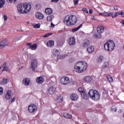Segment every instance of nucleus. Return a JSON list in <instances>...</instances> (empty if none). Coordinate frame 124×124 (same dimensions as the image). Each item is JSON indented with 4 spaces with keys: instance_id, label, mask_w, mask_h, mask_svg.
Returning <instances> with one entry per match:
<instances>
[{
    "instance_id": "f257e3e1",
    "label": "nucleus",
    "mask_w": 124,
    "mask_h": 124,
    "mask_svg": "<svg viewBox=\"0 0 124 124\" xmlns=\"http://www.w3.org/2000/svg\"><path fill=\"white\" fill-rule=\"evenodd\" d=\"M31 9V5L28 3H22L17 6V11L21 14L29 13Z\"/></svg>"
},
{
    "instance_id": "f03ea898",
    "label": "nucleus",
    "mask_w": 124,
    "mask_h": 124,
    "mask_svg": "<svg viewBox=\"0 0 124 124\" xmlns=\"http://www.w3.org/2000/svg\"><path fill=\"white\" fill-rule=\"evenodd\" d=\"M78 18L76 16L70 15L65 17L63 22L67 26H73L77 23Z\"/></svg>"
},
{
    "instance_id": "7ed1b4c3",
    "label": "nucleus",
    "mask_w": 124,
    "mask_h": 124,
    "mask_svg": "<svg viewBox=\"0 0 124 124\" xmlns=\"http://www.w3.org/2000/svg\"><path fill=\"white\" fill-rule=\"evenodd\" d=\"M87 67H88V65L86 62H79L75 65L74 70L78 73H82L87 70Z\"/></svg>"
},
{
    "instance_id": "20e7f679",
    "label": "nucleus",
    "mask_w": 124,
    "mask_h": 124,
    "mask_svg": "<svg viewBox=\"0 0 124 124\" xmlns=\"http://www.w3.org/2000/svg\"><path fill=\"white\" fill-rule=\"evenodd\" d=\"M88 94L92 99L96 101L100 98V94L97 90H91L89 91Z\"/></svg>"
},
{
    "instance_id": "39448f33",
    "label": "nucleus",
    "mask_w": 124,
    "mask_h": 124,
    "mask_svg": "<svg viewBox=\"0 0 124 124\" xmlns=\"http://www.w3.org/2000/svg\"><path fill=\"white\" fill-rule=\"evenodd\" d=\"M104 47L106 51H113V49L115 48V43L112 40L108 41L104 44Z\"/></svg>"
},
{
    "instance_id": "423d86ee",
    "label": "nucleus",
    "mask_w": 124,
    "mask_h": 124,
    "mask_svg": "<svg viewBox=\"0 0 124 124\" xmlns=\"http://www.w3.org/2000/svg\"><path fill=\"white\" fill-rule=\"evenodd\" d=\"M31 68L33 72H35V70L37 68V61L35 60H31Z\"/></svg>"
},
{
    "instance_id": "0eeeda50",
    "label": "nucleus",
    "mask_w": 124,
    "mask_h": 124,
    "mask_svg": "<svg viewBox=\"0 0 124 124\" xmlns=\"http://www.w3.org/2000/svg\"><path fill=\"white\" fill-rule=\"evenodd\" d=\"M78 91L80 93L81 96L86 100L89 99V97L88 96V94H87V92L85 91H82V88H79L78 89Z\"/></svg>"
},
{
    "instance_id": "6e6552de",
    "label": "nucleus",
    "mask_w": 124,
    "mask_h": 124,
    "mask_svg": "<svg viewBox=\"0 0 124 124\" xmlns=\"http://www.w3.org/2000/svg\"><path fill=\"white\" fill-rule=\"evenodd\" d=\"M37 110V106L35 104H31L28 107V111L30 113H34Z\"/></svg>"
},
{
    "instance_id": "1a4fd4ad",
    "label": "nucleus",
    "mask_w": 124,
    "mask_h": 124,
    "mask_svg": "<svg viewBox=\"0 0 124 124\" xmlns=\"http://www.w3.org/2000/svg\"><path fill=\"white\" fill-rule=\"evenodd\" d=\"M61 82L62 85H67L69 83V78L67 77H62L61 79Z\"/></svg>"
},
{
    "instance_id": "9d476101",
    "label": "nucleus",
    "mask_w": 124,
    "mask_h": 124,
    "mask_svg": "<svg viewBox=\"0 0 124 124\" xmlns=\"http://www.w3.org/2000/svg\"><path fill=\"white\" fill-rule=\"evenodd\" d=\"M27 46L31 49V50H36L37 48V44L36 43H34L32 44L31 43H29L27 44Z\"/></svg>"
},
{
    "instance_id": "9b49d317",
    "label": "nucleus",
    "mask_w": 124,
    "mask_h": 124,
    "mask_svg": "<svg viewBox=\"0 0 124 124\" xmlns=\"http://www.w3.org/2000/svg\"><path fill=\"white\" fill-rule=\"evenodd\" d=\"M9 41L6 40H3L0 43V48H3L8 45Z\"/></svg>"
},
{
    "instance_id": "f8f14e48",
    "label": "nucleus",
    "mask_w": 124,
    "mask_h": 124,
    "mask_svg": "<svg viewBox=\"0 0 124 124\" xmlns=\"http://www.w3.org/2000/svg\"><path fill=\"white\" fill-rule=\"evenodd\" d=\"M12 96H13V94H12V91L10 90L8 91L5 95V98H6L7 99H10L12 98Z\"/></svg>"
},
{
    "instance_id": "ddd939ff",
    "label": "nucleus",
    "mask_w": 124,
    "mask_h": 124,
    "mask_svg": "<svg viewBox=\"0 0 124 124\" xmlns=\"http://www.w3.org/2000/svg\"><path fill=\"white\" fill-rule=\"evenodd\" d=\"M68 42L69 45H71V46L74 45V44L76 43L75 38L74 37L70 38L68 40Z\"/></svg>"
},
{
    "instance_id": "4468645a",
    "label": "nucleus",
    "mask_w": 124,
    "mask_h": 124,
    "mask_svg": "<svg viewBox=\"0 0 124 124\" xmlns=\"http://www.w3.org/2000/svg\"><path fill=\"white\" fill-rule=\"evenodd\" d=\"M7 62H4L1 66V68H3L2 71H8L9 68L8 66H7Z\"/></svg>"
},
{
    "instance_id": "2eb2a0df",
    "label": "nucleus",
    "mask_w": 124,
    "mask_h": 124,
    "mask_svg": "<svg viewBox=\"0 0 124 124\" xmlns=\"http://www.w3.org/2000/svg\"><path fill=\"white\" fill-rule=\"evenodd\" d=\"M119 15H121L122 17H124V12L123 11H122L121 12H116L115 14V15H113L112 16V18H116L119 16Z\"/></svg>"
},
{
    "instance_id": "dca6fc26",
    "label": "nucleus",
    "mask_w": 124,
    "mask_h": 124,
    "mask_svg": "<svg viewBox=\"0 0 124 124\" xmlns=\"http://www.w3.org/2000/svg\"><path fill=\"white\" fill-rule=\"evenodd\" d=\"M104 27L102 25L99 26L97 28V31L98 33H102L104 31Z\"/></svg>"
},
{
    "instance_id": "f3484780",
    "label": "nucleus",
    "mask_w": 124,
    "mask_h": 124,
    "mask_svg": "<svg viewBox=\"0 0 124 124\" xmlns=\"http://www.w3.org/2000/svg\"><path fill=\"white\" fill-rule=\"evenodd\" d=\"M36 82H37L38 84H42V83L44 82V78L42 77H38L36 79Z\"/></svg>"
},
{
    "instance_id": "a211bd4d",
    "label": "nucleus",
    "mask_w": 124,
    "mask_h": 124,
    "mask_svg": "<svg viewBox=\"0 0 124 124\" xmlns=\"http://www.w3.org/2000/svg\"><path fill=\"white\" fill-rule=\"evenodd\" d=\"M70 98L72 100H73L74 101H76V100L78 99V95L76 93H72L70 95Z\"/></svg>"
},
{
    "instance_id": "6ab92c4d",
    "label": "nucleus",
    "mask_w": 124,
    "mask_h": 124,
    "mask_svg": "<svg viewBox=\"0 0 124 124\" xmlns=\"http://www.w3.org/2000/svg\"><path fill=\"white\" fill-rule=\"evenodd\" d=\"M35 16L36 18L39 19L40 20H41V19H43L44 18V15H43V14L39 12L36 13L35 14Z\"/></svg>"
},
{
    "instance_id": "aec40b11",
    "label": "nucleus",
    "mask_w": 124,
    "mask_h": 124,
    "mask_svg": "<svg viewBox=\"0 0 124 124\" xmlns=\"http://www.w3.org/2000/svg\"><path fill=\"white\" fill-rule=\"evenodd\" d=\"M48 91L50 94H53L56 92V88L51 86L48 89Z\"/></svg>"
},
{
    "instance_id": "412c9836",
    "label": "nucleus",
    "mask_w": 124,
    "mask_h": 124,
    "mask_svg": "<svg viewBox=\"0 0 124 124\" xmlns=\"http://www.w3.org/2000/svg\"><path fill=\"white\" fill-rule=\"evenodd\" d=\"M23 83L24 85H25V86H29V85H30V83H31V80H30V78H26L23 79Z\"/></svg>"
},
{
    "instance_id": "4be33fe9",
    "label": "nucleus",
    "mask_w": 124,
    "mask_h": 124,
    "mask_svg": "<svg viewBox=\"0 0 124 124\" xmlns=\"http://www.w3.org/2000/svg\"><path fill=\"white\" fill-rule=\"evenodd\" d=\"M45 12L47 15H50V14L53 13V10L51 8H47L46 9Z\"/></svg>"
},
{
    "instance_id": "5701e85b",
    "label": "nucleus",
    "mask_w": 124,
    "mask_h": 124,
    "mask_svg": "<svg viewBox=\"0 0 124 124\" xmlns=\"http://www.w3.org/2000/svg\"><path fill=\"white\" fill-rule=\"evenodd\" d=\"M84 80L87 83H90V82L93 81V77L91 76H86L84 78Z\"/></svg>"
},
{
    "instance_id": "b1692460",
    "label": "nucleus",
    "mask_w": 124,
    "mask_h": 124,
    "mask_svg": "<svg viewBox=\"0 0 124 124\" xmlns=\"http://www.w3.org/2000/svg\"><path fill=\"white\" fill-rule=\"evenodd\" d=\"M54 44H55L54 41L50 40L47 43L46 46L47 47H52V46H54Z\"/></svg>"
},
{
    "instance_id": "393cba45",
    "label": "nucleus",
    "mask_w": 124,
    "mask_h": 124,
    "mask_svg": "<svg viewBox=\"0 0 124 124\" xmlns=\"http://www.w3.org/2000/svg\"><path fill=\"white\" fill-rule=\"evenodd\" d=\"M63 116L64 118H66V119H71L72 118L71 114L66 112L64 113Z\"/></svg>"
},
{
    "instance_id": "a878e982",
    "label": "nucleus",
    "mask_w": 124,
    "mask_h": 124,
    "mask_svg": "<svg viewBox=\"0 0 124 124\" xmlns=\"http://www.w3.org/2000/svg\"><path fill=\"white\" fill-rule=\"evenodd\" d=\"M82 27H83V24H80L78 27L72 29V32H75V31H78L79 29H81Z\"/></svg>"
},
{
    "instance_id": "bb28decb",
    "label": "nucleus",
    "mask_w": 124,
    "mask_h": 124,
    "mask_svg": "<svg viewBox=\"0 0 124 124\" xmlns=\"http://www.w3.org/2000/svg\"><path fill=\"white\" fill-rule=\"evenodd\" d=\"M94 50V48L93 46H89L87 48V51L88 52V53H92V52H93Z\"/></svg>"
},
{
    "instance_id": "cd10ccee",
    "label": "nucleus",
    "mask_w": 124,
    "mask_h": 124,
    "mask_svg": "<svg viewBox=\"0 0 124 124\" xmlns=\"http://www.w3.org/2000/svg\"><path fill=\"white\" fill-rule=\"evenodd\" d=\"M90 41L87 40L85 42L83 43V46L86 48L88 46H90Z\"/></svg>"
},
{
    "instance_id": "c85d7f7f",
    "label": "nucleus",
    "mask_w": 124,
    "mask_h": 124,
    "mask_svg": "<svg viewBox=\"0 0 124 124\" xmlns=\"http://www.w3.org/2000/svg\"><path fill=\"white\" fill-rule=\"evenodd\" d=\"M103 56H101L97 59V63H101L102 62V61L103 60Z\"/></svg>"
},
{
    "instance_id": "c756f323",
    "label": "nucleus",
    "mask_w": 124,
    "mask_h": 124,
    "mask_svg": "<svg viewBox=\"0 0 124 124\" xmlns=\"http://www.w3.org/2000/svg\"><path fill=\"white\" fill-rule=\"evenodd\" d=\"M53 54L54 55V56L59 57V56H60V51H59L58 50H53Z\"/></svg>"
},
{
    "instance_id": "7c9ffc66",
    "label": "nucleus",
    "mask_w": 124,
    "mask_h": 124,
    "mask_svg": "<svg viewBox=\"0 0 124 124\" xmlns=\"http://www.w3.org/2000/svg\"><path fill=\"white\" fill-rule=\"evenodd\" d=\"M56 101L58 103H60L62 102V96H58V97L56 98Z\"/></svg>"
},
{
    "instance_id": "2f4dec72",
    "label": "nucleus",
    "mask_w": 124,
    "mask_h": 124,
    "mask_svg": "<svg viewBox=\"0 0 124 124\" xmlns=\"http://www.w3.org/2000/svg\"><path fill=\"white\" fill-rule=\"evenodd\" d=\"M54 16L53 15L48 16L47 17V20L49 21V22H51V21H52V20H53V19H54Z\"/></svg>"
},
{
    "instance_id": "473e14b6",
    "label": "nucleus",
    "mask_w": 124,
    "mask_h": 124,
    "mask_svg": "<svg viewBox=\"0 0 124 124\" xmlns=\"http://www.w3.org/2000/svg\"><path fill=\"white\" fill-rule=\"evenodd\" d=\"M5 3V0H0V8H1Z\"/></svg>"
},
{
    "instance_id": "72a5a7b5",
    "label": "nucleus",
    "mask_w": 124,
    "mask_h": 124,
    "mask_svg": "<svg viewBox=\"0 0 124 124\" xmlns=\"http://www.w3.org/2000/svg\"><path fill=\"white\" fill-rule=\"evenodd\" d=\"M0 84H1V85H5V84H7V79L3 78L1 81Z\"/></svg>"
},
{
    "instance_id": "f704fd0d",
    "label": "nucleus",
    "mask_w": 124,
    "mask_h": 124,
    "mask_svg": "<svg viewBox=\"0 0 124 124\" xmlns=\"http://www.w3.org/2000/svg\"><path fill=\"white\" fill-rule=\"evenodd\" d=\"M107 78L108 82H109V83H112V82L113 81V78H112L111 77L107 76Z\"/></svg>"
},
{
    "instance_id": "c9c22d12",
    "label": "nucleus",
    "mask_w": 124,
    "mask_h": 124,
    "mask_svg": "<svg viewBox=\"0 0 124 124\" xmlns=\"http://www.w3.org/2000/svg\"><path fill=\"white\" fill-rule=\"evenodd\" d=\"M94 38H101V34H95L93 35Z\"/></svg>"
},
{
    "instance_id": "e433bc0d",
    "label": "nucleus",
    "mask_w": 124,
    "mask_h": 124,
    "mask_svg": "<svg viewBox=\"0 0 124 124\" xmlns=\"http://www.w3.org/2000/svg\"><path fill=\"white\" fill-rule=\"evenodd\" d=\"M33 27L34 29H39L40 28V23H38L35 25H33Z\"/></svg>"
},
{
    "instance_id": "4c0bfd02",
    "label": "nucleus",
    "mask_w": 124,
    "mask_h": 124,
    "mask_svg": "<svg viewBox=\"0 0 124 124\" xmlns=\"http://www.w3.org/2000/svg\"><path fill=\"white\" fill-rule=\"evenodd\" d=\"M108 65L109 63L108 62H105L103 67V68H106V67H108Z\"/></svg>"
},
{
    "instance_id": "58836bf2",
    "label": "nucleus",
    "mask_w": 124,
    "mask_h": 124,
    "mask_svg": "<svg viewBox=\"0 0 124 124\" xmlns=\"http://www.w3.org/2000/svg\"><path fill=\"white\" fill-rule=\"evenodd\" d=\"M82 10L83 11V12H85V13L87 14H89V12L88 11V10H87V8H82Z\"/></svg>"
},
{
    "instance_id": "ea45409f",
    "label": "nucleus",
    "mask_w": 124,
    "mask_h": 124,
    "mask_svg": "<svg viewBox=\"0 0 124 124\" xmlns=\"http://www.w3.org/2000/svg\"><path fill=\"white\" fill-rule=\"evenodd\" d=\"M36 7L37 9H40V8H41V4H37L36 5Z\"/></svg>"
},
{
    "instance_id": "a19ab883",
    "label": "nucleus",
    "mask_w": 124,
    "mask_h": 124,
    "mask_svg": "<svg viewBox=\"0 0 124 124\" xmlns=\"http://www.w3.org/2000/svg\"><path fill=\"white\" fill-rule=\"evenodd\" d=\"M79 0H74V5H77L79 2Z\"/></svg>"
},
{
    "instance_id": "79ce46f5",
    "label": "nucleus",
    "mask_w": 124,
    "mask_h": 124,
    "mask_svg": "<svg viewBox=\"0 0 124 124\" xmlns=\"http://www.w3.org/2000/svg\"><path fill=\"white\" fill-rule=\"evenodd\" d=\"M8 2H10L11 3H13V2H15V1H17V0H7Z\"/></svg>"
},
{
    "instance_id": "37998d69",
    "label": "nucleus",
    "mask_w": 124,
    "mask_h": 124,
    "mask_svg": "<svg viewBox=\"0 0 124 124\" xmlns=\"http://www.w3.org/2000/svg\"><path fill=\"white\" fill-rule=\"evenodd\" d=\"M50 35H52V33H48L46 34L44 36V37H48V36H50Z\"/></svg>"
},
{
    "instance_id": "c03bdc74",
    "label": "nucleus",
    "mask_w": 124,
    "mask_h": 124,
    "mask_svg": "<svg viewBox=\"0 0 124 124\" xmlns=\"http://www.w3.org/2000/svg\"><path fill=\"white\" fill-rule=\"evenodd\" d=\"M2 93H3V89L0 87V95L2 94Z\"/></svg>"
},
{
    "instance_id": "a18cd8bd",
    "label": "nucleus",
    "mask_w": 124,
    "mask_h": 124,
    "mask_svg": "<svg viewBox=\"0 0 124 124\" xmlns=\"http://www.w3.org/2000/svg\"><path fill=\"white\" fill-rule=\"evenodd\" d=\"M103 93L104 94H107V91H106L105 88H103Z\"/></svg>"
},
{
    "instance_id": "49530a36",
    "label": "nucleus",
    "mask_w": 124,
    "mask_h": 124,
    "mask_svg": "<svg viewBox=\"0 0 124 124\" xmlns=\"http://www.w3.org/2000/svg\"><path fill=\"white\" fill-rule=\"evenodd\" d=\"M106 16L107 17H110V16H113V14H112V13H108V14L106 15Z\"/></svg>"
},
{
    "instance_id": "de8ad7c7",
    "label": "nucleus",
    "mask_w": 124,
    "mask_h": 124,
    "mask_svg": "<svg viewBox=\"0 0 124 124\" xmlns=\"http://www.w3.org/2000/svg\"><path fill=\"white\" fill-rule=\"evenodd\" d=\"M111 111L113 112H116L117 111V108H112Z\"/></svg>"
},
{
    "instance_id": "09e8293b",
    "label": "nucleus",
    "mask_w": 124,
    "mask_h": 124,
    "mask_svg": "<svg viewBox=\"0 0 124 124\" xmlns=\"http://www.w3.org/2000/svg\"><path fill=\"white\" fill-rule=\"evenodd\" d=\"M14 101H15V97L10 100L11 103L14 102Z\"/></svg>"
},
{
    "instance_id": "8fccbe9b",
    "label": "nucleus",
    "mask_w": 124,
    "mask_h": 124,
    "mask_svg": "<svg viewBox=\"0 0 124 124\" xmlns=\"http://www.w3.org/2000/svg\"><path fill=\"white\" fill-rule=\"evenodd\" d=\"M108 14V12H104V17H107V15Z\"/></svg>"
},
{
    "instance_id": "3c124183",
    "label": "nucleus",
    "mask_w": 124,
    "mask_h": 124,
    "mask_svg": "<svg viewBox=\"0 0 124 124\" xmlns=\"http://www.w3.org/2000/svg\"><path fill=\"white\" fill-rule=\"evenodd\" d=\"M59 0H51V1H52V2L57 3V2H58Z\"/></svg>"
},
{
    "instance_id": "603ef678",
    "label": "nucleus",
    "mask_w": 124,
    "mask_h": 124,
    "mask_svg": "<svg viewBox=\"0 0 124 124\" xmlns=\"http://www.w3.org/2000/svg\"><path fill=\"white\" fill-rule=\"evenodd\" d=\"M74 62V59L70 58V62Z\"/></svg>"
},
{
    "instance_id": "864d4df0",
    "label": "nucleus",
    "mask_w": 124,
    "mask_h": 124,
    "mask_svg": "<svg viewBox=\"0 0 124 124\" xmlns=\"http://www.w3.org/2000/svg\"><path fill=\"white\" fill-rule=\"evenodd\" d=\"M3 18L4 19L5 21L7 20V16H4Z\"/></svg>"
},
{
    "instance_id": "5fc2aeb1",
    "label": "nucleus",
    "mask_w": 124,
    "mask_h": 124,
    "mask_svg": "<svg viewBox=\"0 0 124 124\" xmlns=\"http://www.w3.org/2000/svg\"><path fill=\"white\" fill-rule=\"evenodd\" d=\"M51 28H55V24H53V23H51Z\"/></svg>"
},
{
    "instance_id": "6e6d98bb",
    "label": "nucleus",
    "mask_w": 124,
    "mask_h": 124,
    "mask_svg": "<svg viewBox=\"0 0 124 124\" xmlns=\"http://www.w3.org/2000/svg\"><path fill=\"white\" fill-rule=\"evenodd\" d=\"M89 14H93V10L92 9H90L89 10Z\"/></svg>"
},
{
    "instance_id": "4d7b16f0",
    "label": "nucleus",
    "mask_w": 124,
    "mask_h": 124,
    "mask_svg": "<svg viewBox=\"0 0 124 124\" xmlns=\"http://www.w3.org/2000/svg\"><path fill=\"white\" fill-rule=\"evenodd\" d=\"M121 24H122L123 26H124V20H121L120 22Z\"/></svg>"
},
{
    "instance_id": "13d9d810",
    "label": "nucleus",
    "mask_w": 124,
    "mask_h": 124,
    "mask_svg": "<svg viewBox=\"0 0 124 124\" xmlns=\"http://www.w3.org/2000/svg\"><path fill=\"white\" fill-rule=\"evenodd\" d=\"M99 16H100L101 15L102 16H104V13H99Z\"/></svg>"
},
{
    "instance_id": "bf43d9fd",
    "label": "nucleus",
    "mask_w": 124,
    "mask_h": 124,
    "mask_svg": "<svg viewBox=\"0 0 124 124\" xmlns=\"http://www.w3.org/2000/svg\"><path fill=\"white\" fill-rule=\"evenodd\" d=\"M114 9L115 10H118V7L115 6V7H114Z\"/></svg>"
},
{
    "instance_id": "052dcab7",
    "label": "nucleus",
    "mask_w": 124,
    "mask_h": 124,
    "mask_svg": "<svg viewBox=\"0 0 124 124\" xmlns=\"http://www.w3.org/2000/svg\"><path fill=\"white\" fill-rule=\"evenodd\" d=\"M20 38H21V37H20V38H16V40H20Z\"/></svg>"
},
{
    "instance_id": "680f3d73",
    "label": "nucleus",
    "mask_w": 124,
    "mask_h": 124,
    "mask_svg": "<svg viewBox=\"0 0 124 124\" xmlns=\"http://www.w3.org/2000/svg\"><path fill=\"white\" fill-rule=\"evenodd\" d=\"M48 67H49V68H51V66H48Z\"/></svg>"
},
{
    "instance_id": "e2e57ef3",
    "label": "nucleus",
    "mask_w": 124,
    "mask_h": 124,
    "mask_svg": "<svg viewBox=\"0 0 124 124\" xmlns=\"http://www.w3.org/2000/svg\"><path fill=\"white\" fill-rule=\"evenodd\" d=\"M71 83L73 84V80H72Z\"/></svg>"
},
{
    "instance_id": "0e129e2a",
    "label": "nucleus",
    "mask_w": 124,
    "mask_h": 124,
    "mask_svg": "<svg viewBox=\"0 0 124 124\" xmlns=\"http://www.w3.org/2000/svg\"><path fill=\"white\" fill-rule=\"evenodd\" d=\"M0 69H1V67L0 66Z\"/></svg>"
}]
</instances>
